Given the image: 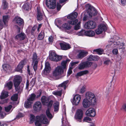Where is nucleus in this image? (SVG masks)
Returning a JSON list of instances; mask_svg holds the SVG:
<instances>
[{
  "instance_id": "1",
  "label": "nucleus",
  "mask_w": 126,
  "mask_h": 126,
  "mask_svg": "<svg viewBox=\"0 0 126 126\" xmlns=\"http://www.w3.org/2000/svg\"><path fill=\"white\" fill-rule=\"evenodd\" d=\"M86 6L88 7V9L87 12L85 13L83 18L84 21L86 20L88 18L91 17L93 16H95L97 14L96 10L90 4H87Z\"/></svg>"
},
{
  "instance_id": "2",
  "label": "nucleus",
  "mask_w": 126,
  "mask_h": 126,
  "mask_svg": "<svg viewBox=\"0 0 126 126\" xmlns=\"http://www.w3.org/2000/svg\"><path fill=\"white\" fill-rule=\"evenodd\" d=\"M48 123V119L45 115L42 114L36 117L35 124L36 126H41L42 123L46 124Z\"/></svg>"
},
{
  "instance_id": "3",
  "label": "nucleus",
  "mask_w": 126,
  "mask_h": 126,
  "mask_svg": "<svg viewBox=\"0 0 126 126\" xmlns=\"http://www.w3.org/2000/svg\"><path fill=\"white\" fill-rule=\"evenodd\" d=\"M78 14L76 12L71 13L67 16V18L72 20H71L68 21V23L69 24L74 25L76 24L78 22L77 19H75L77 17Z\"/></svg>"
},
{
  "instance_id": "4",
  "label": "nucleus",
  "mask_w": 126,
  "mask_h": 126,
  "mask_svg": "<svg viewBox=\"0 0 126 126\" xmlns=\"http://www.w3.org/2000/svg\"><path fill=\"white\" fill-rule=\"evenodd\" d=\"M83 115V111L82 110L78 109L75 113L74 118L77 121L79 122H81Z\"/></svg>"
},
{
  "instance_id": "5",
  "label": "nucleus",
  "mask_w": 126,
  "mask_h": 126,
  "mask_svg": "<svg viewBox=\"0 0 126 126\" xmlns=\"http://www.w3.org/2000/svg\"><path fill=\"white\" fill-rule=\"evenodd\" d=\"M41 100L43 105L47 106L48 107L51 108L52 106L53 101L51 100L50 101L49 98L43 96L41 98Z\"/></svg>"
},
{
  "instance_id": "6",
  "label": "nucleus",
  "mask_w": 126,
  "mask_h": 126,
  "mask_svg": "<svg viewBox=\"0 0 126 126\" xmlns=\"http://www.w3.org/2000/svg\"><path fill=\"white\" fill-rule=\"evenodd\" d=\"M64 69L62 66H58L53 71V76L55 77L59 76L63 73Z\"/></svg>"
},
{
  "instance_id": "7",
  "label": "nucleus",
  "mask_w": 126,
  "mask_h": 126,
  "mask_svg": "<svg viewBox=\"0 0 126 126\" xmlns=\"http://www.w3.org/2000/svg\"><path fill=\"white\" fill-rule=\"evenodd\" d=\"M85 98L93 102V103H95L96 101V97L95 94L90 92H86L85 95Z\"/></svg>"
},
{
  "instance_id": "8",
  "label": "nucleus",
  "mask_w": 126,
  "mask_h": 126,
  "mask_svg": "<svg viewBox=\"0 0 126 126\" xmlns=\"http://www.w3.org/2000/svg\"><path fill=\"white\" fill-rule=\"evenodd\" d=\"M96 26V24L94 21L90 20L85 23L84 27L86 29H92L95 28Z\"/></svg>"
},
{
  "instance_id": "9",
  "label": "nucleus",
  "mask_w": 126,
  "mask_h": 126,
  "mask_svg": "<svg viewBox=\"0 0 126 126\" xmlns=\"http://www.w3.org/2000/svg\"><path fill=\"white\" fill-rule=\"evenodd\" d=\"M62 58L61 56L57 55L53 51L51 52L50 53L49 58L51 61L57 62L61 60Z\"/></svg>"
},
{
  "instance_id": "10",
  "label": "nucleus",
  "mask_w": 126,
  "mask_h": 126,
  "mask_svg": "<svg viewBox=\"0 0 126 126\" xmlns=\"http://www.w3.org/2000/svg\"><path fill=\"white\" fill-rule=\"evenodd\" d=\"M56 3V0H46V4L49 8L54 9L55 7Z\"/></svg>"
},
{
  "instance_id": "11",
  "label": "nucleus",
  "mask_w": 126,
  "mask_h": 126,
  "mask_svg": "<svg viewBox=\"0 0 126 126\" xmlns=\"http://www.w3.org/2000/svg\"><path fill=\"white\" fill-rule=\"evenodd\" d=\"M92 62L88 61L81 63L78 66V69L79 70H82L85 68L90 67L92 64Z\"/></svg>"
},
{
  "instance_id": "12",
  "label": "nucleus",
  "mask_w": 126,
  "mask_h": 126,
  "mask_svg": "<svg viewBox=\"0 0 126 126\" xmlns=\"http://www.w3.org/2000/svg\"><path fill=\"white\" fill-rule=\"evenodd\" d=\"M107 30L106 26L103 24H101L99 25L98 29L95 30V32L96 34H99L101 33L103 31Z\"/></svg>"
},
{
  "instance_id": "13",
  "label": "nucleus",
  "mask_w": 126,
  "mask_h": 126,
  "mask_svg": "<svg viewBox=\"0 0 126 126\" xmlns=\"http://www.w3.org/2000/svg\"><path fill=\"white\" fill-rule=\"evenodd\" d=\"M85 114L89 116L94 117L96 114L95 110L93 108H90L86 111Z\"/></svg>"
},
{
  "instance_id": "14",
  "label": "nucleus",
  "mask_w": 126,
  "mask_h": 126,
  "mask_svg": "<svg viewBox=\"0 0 126 126\" xmlns=\"http://www.w3.org/2000/svg\"><path fill=\"white\" fill-rule=\"evenodd\" d=\"M13 21H15L16 24L20 26H22L24 24L23 20L18 16L15 17Z\"/></svg>"
},
{
  "instance_id": "15",
  "label": "nucleus",
  "mask_w": 126,
  "mask_h": 126,
  "mask_svg": "<svg viewBox=\"0 0 126 126\" xmlns=\"http://www.w3.org/2000/svg\"><path fill=\"white\" fill-rule=\"evenodd\" d=\"M81 97L79 94L76 95L74 97L71 102L74 105H77L79 103L81 99Z\"/></svg>"
},
{
  "instance_id": "16",
  "label": "nucleus",
  "mask_w": 126,
  "mask_h": 126,
  "mask_svg": "<svg viewBox=\"0 0 126 126\" xmlns=\"http://www.w3.org/2000/svg\"><path fill=\"white\" fill-rule=\"evenodd\" d=\"M22 81V78L20 76L16 75L14 76L13 80L14 85H20Z\"/></svg>"
},
{
  "instance_id": "17",
  "label": "nucleus",
  "mask_w": 126,
  "mask_h": 126,
  "mask_svg": "<svg viewBox=\"0 0 126 126\" xmlns=\"http://www.w3.org/2000/svg\"><path fill=\"white\" fill-rule=\"evenodd\" d=\"M50 67L48 62H47L45 63V67L42 72V74L47 75L48 74L50 71Z\"/></svg>"
},
{
  "instance_id": "18",
  "label": "nucleus",
  "mask_w": 126,
  "mask_h": 126,
  "mask_svg": "<svg viewBox=\"0 0 126 126\" xmlns=\"http://www.w3.org/2000/svg\"><path fill=\"white\" fill-rule=\"evenodd\" d=\"M93 103V102L85 98L83 100L82 102L83 106L85 108L89 107Z\"/></svg>"
},
{
  "instance_id": "19",
  "label": "nucleus",
  "mask_w": 126,
  "mask_h": 126,
  "mask_svg": "<svg viewBox=\"0 0 126 126\" xmlns=\"http://www.w3.org/2000/svg\"><path fill=\"white\" fill-rule=\"evenodd\" d=\"M42 105L41 102L38 101L35 102L33 106L34 110L38 111L40 110L42 108Z\"/></svg>"
},
{
  "instance_id": "20",
  "label": "nucleus",
  "mask_w": 126,
  "mask_h": 126,
  "mask_svg": "<svg viewBox=\"0 0 126 126\" xmlns=\"http://www.w3.org/2000/svg\"><path fill=\"white\" fill-rule=\"evenodd\" d=\"M88 52L85 50H80L79 53L77 55V57L78 59H81L84 57L87 56Z\"/></svg>"
},
{
  "instance_id": "21",
  "label": "nucleus",
  "mask_w": 126,
  "mask_h": 126,
  "mask_svg": "<svg viewBox=\"0 0 126 126\" xmlns=\"http://www.w3.org/2000/svg\"><path fill=\"white\" fill-rule=\"evenodd\" d=\"M59 44L60 46L61 49L63 50H67L71 48L70 45L65 43H60Z\"/></svg>"
},
{
  "instance_id": "22",
  "label": "nucleus",
  "mask_w": 126,
  "mask_h": 126,
  "mask_svg": "<svg viewBox=\"0 0 126 126\" xmlns=\"http://www.w3.org/2000/svg\"><path fill=\"white\" fill-rule=\"evenodd\" d=\"M24 60L22 61L18 64L16 68L15 69L16 71L21 72L25 63Z\"/></svg>"
},
{
  "instance_id": "23",
  "label": "nucleus",
  "mask_w": 126,
  "mask_h": 126,
  "mask_svg": "<svg viewBox=\"0 0 126 126\" xmlns=\"http://www.w3.org/2000/svg\"><path fill=\"white\" fill-rule=\"evenodd\" d=\"M26 37V35L23 32H21L17 35L15 37V39L20 40H24Z\"/></svg>"
},
{
  "instance_id": "24",
  "label": "nucleus",
  "mask_w": 126,
  "mask_h": 126,
  "mask_svg": "<svg viewBox=\"0 0 126 126\" xmlns=\"http://www.w3.org/2000/svg\"><path fill=\"white\" fill-rule=\"evenodd\" d=\"M37 20H41L43 19V12H41L40 10L39 7H37Z\"/></svg>"
},
{
  "instance_id": "25",
  "label": "nucleus",
  "mask_w": 126,
  "mask_h": 126,
  "mask_svg": "<svg viewBox=\"0 0 126 126\" xmlns=\"http://www.w3.org/2000/svg\"><path fill=\"white\" fill-rule=\"evenodd\" d=\"M19 85H14L16 90L18 94H20L22 91L24 87L23 85L19 86Z\"/></svg>"
},
{
  "instance_id": "26",
  "label": "nucleus",
  "mask_w": 126,
  "mask_h": 126,
  "mask_svg": "<svg viewBox=\"0 0 126 126\" xmlns=\"http://www.w3.org/2000/svg\"><path fill=\"white\" fill-rule=\"evenodd\" d=\"M99 59V57L96 55H90L88 58V60L90 61H97Z\"/></svg>"
},
{
  "instance_id": "27",
  "label": "nucleus",
  "mask_w": 126,
  "mask_h": 126,
  "mask_svg": "<svg viewBox=\"0 0 126 126\" xmlns=\"http://www.w3.org/2000/svg\"><path fill=\"white\" fill-rule=\"evenodd\" d=\"M116 44L118 45V47L119 49H125V43L124 42H120L119 41L115 42Z\"/></svg>"
},
{
  "instance_id": "28",
  "label": "nucleus",
  "mask_w": 126,
  "mask_h": 126,
  "mask_svg": "<svg viewBox=\"0 0 126 126\" xmlns=\"http://www.w3.org/2000/svg\"><path fill=\"white\" fill-rule=\"evenodd\" d=\"M104 51L103 49L99 48L94 50L93 53L94 54H97L99 55H101L103 53Z\"/></svg>"
},
{
  "instance_id": "29",
  "label": "nucleus",
  "mask_w": 126,
  "mask_h": 126,
  "mask_svg": "<svg viewBox=\"0 0 126 126\" xmlns=\"http://www.w3.org/2000/svg\"><path fill=\"white\" fill-rule=\"evenodd\" d=\"M33 102L27 99V100L25 102L24 106L26 108H31L32 106V104Z\"/></svg>"
},
{
  "instance_id": "30",
  "label": "nucleus",
  "mask_w": 126,
  "mask_h": 126,
  "mask_svg": "<svg viewBox=\"0 0 126 126\" xmlns=\"http://www.w3.org/2000/svg\"><path fill=\"white\" fill-rule=\"evenodd\" d=\"M69 24H70L69 23H64L62 25V28L66 31V30H69L71 28V27Z\"/></svg>"
},
{
  "instance_id": "31",
  "label": "nucleus",
  "mask_w": 126,
  "mask_h": 126,
  "mask_svg": "<svg viewBox=\"0 0 126 126\" xmlns=\"http://www.w3.org/2000/svg\"><path fill=\"white\" fill-rule=\"evenodd\" d=\"M9 19V16L8 15L4 16H3V21L4 25L6 27L7 26V22Z\"/></svg>"
},
{
  "instance_id": "32",
  "label": "nucleus",
  "mask_w": 126,
  "mask_h": 126,
  "mask_svg": "<svg viewBox=\"0 0 126 126\" xmlns=\"http://www.w3.org/2000/svg\"><path fill=\"white\" fill-rule=\"evenodd\" d=\"M45 36L44 31L43 30H42L39 34L38 36V39L40 40H42L44 39Z\"/></svg>"
},
{
  "instance_id": "33",
  "label": "nucleus",
  "mask_w": 126,
  "mask_h": 126,
  "mask_svg": "<svg viewBox=\"0 0 126 126\" xmlns=\"http://www.w3.org/2000/svg\"><path fill=\"white\" fill-rule=\"evenodd\" d=\"M12 86L13 83L12 81H10L7 82L5 85V87L9 90H10L12 89Z\"/></svg>"
},
{
  "instance_id": "34",
  "label": "nucleus",
  "mask_w": 126,
  "mask_h": 126,
  "mask_svg": "<svg viewBox=\"0 0 126 126\" xmlns=\"http://www.w3.org/2000/svg\"><path fill=\"white\" fill-rule=\"evenodd\" d=\"M8 92L4 91H3L1 93L0 98L1 99H3L7 97L8 95Z\"/></svg>"
},
{
  "instance_id": "35",
  "label": "nucleus",
  "mask_w": 126,
  "mask_h": 126,
  "mask_svg": "<svg viewBox=\"0 0 126 126\" xmlns=\"http://www.w3.org/2000/svg\"><path fill=\"white\" fill-rule=\"evenodd\" d=\"M85 35L90 36L92 37L95 35V32L93 31L90 30L89 31H86Z\"/></svg>"
},
{
  "instance_id": "36",
  "label": "nucleus",
  "mask_w": 126,
  "mask_h": 126,
  "mask_svg": "<svg viewBox=\"0 0 126 126\" xmlns=\"http://www.w3.org/2000/svg\"><path fill=\"white\" fill-rule=\"evenodd\" d=\"M68 82L69 81L68 80H67L64 81L63 82L59 84L58 86V87L59 88L63 87L64 89L65 90L66 87V85Z\"/></svg>"
},
{
  "instance_id": "37",
  "label": "nucleus",
  "mask_w": 126,
  "mask_h": 126,
  "mask_svg": "<svg viewBox=\"0 0 126 126\" xmlns=\"http://www.w3.org/2000/svg\"><path fill=\"white\" fill-rule=\"evenodd\" d=\"M59 103L58 102H56L54 104V111L58 112L59 110Z\"/></svg>"
},
{
  "instance_id": "38",
  "label": "nucleus",
  "mask_w": 126,
  "mask_h": 126,
  "mask_svg": "<svg viewBox=\"0 0 126 126\" xmlns=\"http://www.w3.org/2000/svg\"><path fill=\"white\" fill-rule=\"evenodd\" d=\"M70 60L69 59H67L65 61H63L61 63V66L62 68L64 69H65L66 67V64L67 62H69Z\"/></svg>"
},
{
  "instance_id": "39",
  "label": "nucleus",
  "mask_w": 126,
  "mask_h": 126,
  "mask_svg": "<svg viewBox=\"0 0 126 126\" xmlns=\"http://www.w3.org/2000/svg\"><path fill=\"white\" fill-rule=\"evenodd\" d=\"M46 113L47 116L49 119H51L52 118L53 116L52 114L50 112V109L49 108H48L47 110Z\"/></svg>"
},
{
  "instance_id": "40",
  "label": "nucleus",
  "mask_w": 126,
  "mask_h": 126,
  "mask_svg": "<svg viewBox=\"0 0 126 126\" xmlns=\"http://www.w3.org/2000/svg\"><path fill=\"white\" fill-rule=\"evenodd\" d=\"M29 4L28 3H25L23 6L22 8L25 10H28L30 9V7Z\"/></svg>"
},
{
  "instance_id": "41",
  "label": "nucleus",
  "mask_w": 126,
  "mask_h": 126,
  "mask_svg": "<svg viewBox=\"0 0 126 126\" xmlns=\"http://www.w3.org/2000/svg\"><path fill=\"white\" fill-rule=\"evenodd\" d=\"M52 94L56 95L61 96L62 94V90L60 91H54L52 92Z\"/></svg>"
},
{
  "instance_id": "42",
  "label": "nucleus",
  "mask_w": 126,
  "mask_h": 126,
  "mask_svg": "<svg viewBox=\"0 0 126 126\" xmlns=\"http://www.w3.org/2000/svg\"><path fill=\"white\" fill-rule=\"evenodd\" d=\"M8 4L6 0H3L2 2V8L5 9L8 7Z\"/></svg>"
},
{
  "instance_id": "43",
  "label": "nucleus",
  "mask_w": 126,
  "mask_h": 126,
  "mask_svg": "<svg viewBox=\"0 0 126 126\" xmlns=\"http://www.w3.org/2000/svg\"><path fill=\"white\" fill-rule=\"evenodd\" d=\"M35 98H36V95L34 94L33 93L30 95L29 98L28 99L33 102V101L35 99Z\"/></svg>"
},
{
  "instance_id": "44",
  "label": "nucleus",
  "mask_w": 126,
  "mask_h": 126,
  "mask_svg": "<svg viewBox=\"0 0 126 126\" xmlns=\"http://www.w3.org/2000/svg\"><path fill=\"white\" fill-rule=\"evenodd\" d=\"M12 107V106L11 105H9L8 106L6 107H5V111L7 112H9V113H10L12 111V110L10 111Z\"/></svg>"
},
{
  "instance_id": "45",
  "label": "nucleus",
  "mask_w": 126,
  "mask_h": 126,
  "mask_svg": "<svg viewBox=\"0 0 126 126\" xmlns=\"http://www.w3.org/2000/svg\"><path fill=\"white\" fill-rule=\"evenodd\" d=\"M112 63V62L111 60L108 58H106L105 59V61L104 62V64L106 65H108L109 64H111Z\"/></svg>"
},
{
  "instance_id": "46",
  "label": "nucleus",
  "mask_w": 126,
  "mask_h": 126,
  "mask_svg": "<svg viewBox=\"0 0 126 126\" xmlns=\"http://www.w3.org/2000/svg\"><path fill=\"white\" fill-rule=\"evenodd\" d=\"M37 27V26L35 25L32 28L31 31V33L32 35H34L35 34V32Z\"/></svg>"
},
{
  "instance_id": "47",
  "label": "nucleus",
  "mask_w": 126,
  "mask_h": 126,
  "mask_svg": "<svg viewBox=\"0 0 126 126\" xmlns=\"http://www.w3.org/2000/svg\"><path fill=\"white\" fill-rule=\"evenodd\" d=\"M38 57L37 56L36 53H34L32 56V60L33 62H35L36 61L38 62L37 59Z\"/></svg>"
},
{
  "instance_id": "48",
  "label": "nucleus",
  "mask_w": 126,
  "mask_h": 126,
  "mask_svg": "<svg viewBox=\"0 0 126 126\" xmlns=\"http://www.w3.org/2000/svg\"><path fill=\"white\" fill-rule=\"evenodd\" d=\"M109 46H110L114 44L115 45V43L114 41L113 38H111L109 41Z\"/></svg>"
},
{
  "instance_id": "49",
  "label": "nucleus",
  "mask_w": 126,
  "mask_h": 126,
  "mask_svg": "<svg viewBox=\"0 0 126 126\" xmlns=\"http://www.w3.org/2000/svg\"><path fill=\"white\" fill-rule=\"evenodd\" d=\"M18 98V95L16 94L13 95L11 97L12 100L13 101H16L17 100Z\"/></svg>"
},
{
  "instance_id": "50",
  "label": "nucleus",
  "mask_w": 126,
  "mask_h": 126,
  "mask_svg": "<svg viewBox=\"0 0 126 126\" xmlns=\"http://www.w3.org/2000/svg\"><path fill=\"white\" fill-rule=\"evenodd\" d=\"M42 94L41 90L40 89L38 90L37 93L36 98H38L40 97Z\"/></svg>"
},
{
  "instance_id": "51",
  "label": "nucleus",
  "mask_w": 126,
  "mask_h": 126,
  "mask_svg": "<svg viewBox=\"0 0 126 126\" xmlns=\"http://www.w3.org/2000/svg\"><path fill=\"white\" fill-rule=\"evenodd\" d=\"M91 119L89 117L86 116L84 117L83 119V122H89V121H91Z\"/></svg>"
},
{
  "instance_id": "52",
  "label": "nucleus",
  "mask_w": 126,
  "mask_h": 126,
  "mask_svg": "<svg viewBox=\"0 0 126 126\" xmlns=\"http://www.w3.org/2000/svg\"><path fill=\"white\" fill-rule=\"evenodd\" d=\"M86 31L84 30H82L79 32H78V34L79 36H83L86 35Z\"/></svg>"
},
{
  "instance_id": "53",
  "label": "nucleus",
  "mask_w": 126,
  "mask_h": 126,
  "mask_svg": "<svg viewBox=\"0 0 126 126\" xmlns=\"http://www.w3.org/2000/svg\"><path fill=\"white\" fill-rule=\"evenodd\" d=\"M38 61H35L33 66V68L35 72L37 70V68Z\"/></svg>"
},
{
  "instance_id": "54",
  "label": "nucleus",
  "mask_w": 126,
  "mask_h": 126,
  "mask_svg": "<svg viewBox=\"0 0 126 126\" xmlns=\"http://www.w3.org/2000/svg\"><path fill=\"white\" fill-rule=\"evenodd\" d=\"M80 22H79L75 26L74 29L75 30H77L80 28Z\"/></svg>"
},
{
  "instance_id": "55",
  "label": "nucleus",
  "mask_w": 126,
  "mask_h": 126,
  "mask_svg": "<svg viewBox=\"0 0 126 126\" xmlns=\"http://www.w3.org/2000/svg\"><path fill=\"white\" fill-rule=\"evenodd\" d=\"M35 116L33 114L30 115V122L32 123L34 122V120Z\"/></svg>"
},
{
  "instance_id": "56",
  "label": "nucleus",
  "mask_w": 126,
  "mask_h": 126,
  "mask_svg": "<svg viewBox=\"0 0 126 126\" xmlns=\"http://www.w3.org/2000/svg\"><path fill=\"white\" fill-rule=\"evenodd\" d=\"M0 116L1 118H4L6 115L5 113L1 111L0 112Z\"/></svg>"
},
{
  "instance_id": "57",
  "label": "nucleus",
  "mask_w": 126,
  "mask_h": 126,
  "mask_svg": "<svg viewBox=\"0 0 126 126\" xmlns=\"http://www.w3.org/2000/svg\"><path fill=\"white\" fill-rule=\"evenodd\" d=\"M85 91V88L84 87L82 86L81 88L79 91V93L80 94H83Z\"/></svg>"
},
{
  "instance_id": "58",
  "label": "nucleus",
  "mask_w": 126,
  "mask_h": 126,
  "mask_svg": "<svg viewBox=\"0 0 126 126\" xmlns=\"http://www.w3.org/2000/svg\"><path fill=\"white\" fill-rule=\"evenodd\" d=\"M62 6L61 4L59 3H57V10L59 11L61 8Z\"/></svg>"
},
{
  "instance_id": "59",
  "label": "nucleus",
  "mask_w": 126,
  "mask_h": 126,
  "mask_svg": "<svg viewBox=\"0 0 126 126\" xmlns=\"http://www.w3.org/2000/svg\"><path fill=\"white\" fill-rule=\"evenodd\" d=\"M81 71L83 75L87 74L89 73V71L88 70H85Z\"/></svg>"
},
{
  "instance_id": "60",
  "label": "nucleus",
  "mask_w": 126,
  "mask_h": 126,
  "mask_svg": "<svg viewBox=\"0 0 126 126\" xmlns=\"http://www.w3.org/2000/svg\"><path fill=\"white\" fill-rule=\"evenodd\" d=\"M112 53L113 54L115 55H116L118 53V51L117 49H113L112 50Z\"/></svg>"
},
{
  "instance_id": "61",
  "label": "nucleus",
  "mask_w": 126,
  "mask_h": 126,
  "mask_svg": "<svg viewBox=\"0 0 126 126\" xmlns=\"http://www.w3.org/2000/svg\"><path fill=\"white\" fill-rule=\"evenodd\" d=\"M83 76L82 71L78 73L76 75V77H77L79 76Z\"/></svg>"
},
{
  "instance_id": "62",
  "label": "nucleus",
  "mask_w": 126,
  "mask_h": 126,
  "mask_svg": "<svg viewBox=\"0 0 126 126\" xmlns=\"http://www.w3.org/2000/svg\"><path fill=\"white\" fill-rule=\"evenodd\" d=\"M29 81L27 79L26 81V88L28 90L29 89Z\"/></svg>"
},
{
  "instance_id": "63",
  "label": "nucleus",
  "mask_w": 126,
  "mask_h": 126,
  "mask_svg": "<svg viewBox=\"0 0 126 126\" xmlns=\"http://www.w3.org/2000/svg\"><path fill=\"white\" fill-rule=\"evenodd\" d=\"M35 81H34V80L32 79L30 82V85H31L32 87H33L35 85Z\"/></svg>"
},
{
  "instance_id": "64",
  "label": "nucleus",
  "mask_w": 126,
  "mask_h": 126,
  "mask_svg": "<svg viewBox=\"0 0 126 126\" xmlns=\"http://www.w3.org/2000/svg\"><path fill=\"white\" fill-rule=\"evenodd\" d=\"M121 2L123 5L124 6L126 4V0H121Z\"/></svg>"
}]
</instances>
